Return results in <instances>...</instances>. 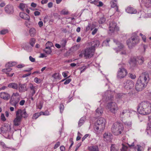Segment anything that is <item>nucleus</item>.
Returning <instances> with one entry per match:
<instances>
[{
	"instance_id": "1",
	"label": "nucleus",
	"mask_w": 151,
	"mask_h": 151,
	"mask_svg": "<svg viewBox=\"0 0 151 151\" xmlns=\"http://www.w3.org/2000/svg\"><path fill=\"white\" fill-rule=\"evenodd\" d=\"M149 80V75L147 73H142L136 83L135 88L136 90L138 91L142 90L147 86Z\"/></svg>"
},
{
	"instance_id": "2",
	"label": "nucleus",
	"mask_w": 151,
	"mask_h": 151,
	"mask_svg": "<svg viewBox=\"0 0 151 151\" xmlns=\"http://www.w3.org/2000/svg\"><path fill=\"white\" fill-rule=\"evenodd\" d=\"M138 113L145 115L151 113V103L148 101H143L140 103L137 108Z\"/></svg>"
},
{
	"instance_id": "3",
	"label": "nucleus",
	"mask_w": 151,
	"mask_h": 151,
	"mask_svg": "<svg viewBox=\"0 0 151 151\" xmlns=\"http://www.w3.org/2000/svg\"><path fill=\"white\" fill-rule=\"evenodd\" d=\"M123 129L124 127L122 124L120 122H116L112 125L111 131L114 135H118L122 133Z\"/></svg>"
},
{
	"instance_id": "4",
	"label": "nucleus",
	"mask_w": 151,
	"mask_h": 151,
	"mask_svg": "<svg viewBox=\"0 0 151 151\" xmlns=\"http://www.w3.org/2000/svg\"><path fill=\"white\" fill-rule=\"evenodd\" d=\"M105 119L103 117L99 118L94 124V130L96 132L99 131L103 130L105 128Z\"/></svg>"
},
{
	"instance_id": "5",
	"label": "nucleus",
	"mask_w": 151,
	"mask_h": 151,
	"mask_svg": "<svg viewBox=\"0 0 151 151\" xmlns=\"http://www.w3.org/2000/svg\"><path fill=\"white\" fill-rule=\"evenodd\" d=\"M139 41V37L137 35L136 32H135L132 34V36L130 38L127 40V43L128 47L131 48L138 44Z\"/></svg>"
},
{
	"instance_id": "6",
	"label": "nucleus",
	"mask_w": 151,
	"mask_h": 151,
	"mask_svg": "<svg viewBox=\"0 0 151 151\" xmlns=\"http://www.w3.org/2000/svg\"><path fill=\"white\" fill-rule=\"evenodd\" d=\"M125 64L123 63L118 64L119 68L117 71L116 77L118 79H121L124 78L127 74V71L125 68Z\"/></svg>"
},
{
	"instance_id": "7",
	"label": "nucleus",
	"mask_w": 151,
	"mask_h": 151,
	"mask_svg": "<svg viewBox=\"0 0 151 151\" xmlns=\"http://www.w3.org/2000/svg\"><path fill=\"white\" fill-rule=\"evenodd\" d=\"M20 99V96L18 93H13L11 97L9 103L11 105L16 108L18 106Z\"/></svg>"
},
{
	"instance_id": "8",
	"label": "nucleus",
	"mask_w": 151,
	"mask_h": 151,
	"mask_svg": "<svg viewBox=\"0 0 151 151\" xmlns=\"http://www.w3.org/2000/svg\"><path fill=\"white\" fill-rule=\"evenodd\" d=\"M107 108L112 113L115 114L119 108L117 104L114 102H111L107 105Z\"/></svg>"
},
{
	"instance_id": "9",
	"label": "nucleus",
	"mask_w": 151,
	"mask_h": 151,
	"mask_svg": "<svg viewBox=\"0 0 151 151\" xmlns=\"http://www.w3.org/2000/svg\"><path fill=\"white\" fill-rule=\"evenodd\" d=\"M114 93V91H111L110 90H107L102 95V99L106 101L112 100L113 98Z\"/></svg>"
},
{
	"instance_id": "10",
	"label": "nucleus",
	"mask_w": 151,
	"mask_h": 151,
	"mask_svg": "<svg viewBox=\"0 0 151 151\" xmlns=\"http://www.w3.org/2000/svg\"><path fill=\"white\" fill-rule=\"evenodd\" d=\"M123 86L126 89H131L134 87V83L131 80H128L124 82Z\"/></svg>"
},
{
	"instance_id": "11",
	"label": "nucleus",
	"mask_w": 151,
	"mask_h": 151,
	"mask_svg": "<svg viewBox=\"0 0 151 151\" xmlns=\"http://www.w3.org/2000/svg\"><path fill=\"white\" fill-rule=\"evenodd\" d=\"M94 52V50H92L91 48L88 47L85 50L83 54L86 58H88L93 56Z\"/></svg>"
},
{
	"instance_id": "12",
	"label": "nucleus",
	"mask_w": 151,
	"mask_h": 151,
	"mask_svg": "<svg viewBox=\"0 0 151 151\" xmlns=\"http://www.w3.org/2000/svg\"><path fill=\"white\" fill-rule=\"evenodd\" d=\"M100 44L99 41L98 40H95L92 41L89 43V46L92 50L95 51V48L98 47Z\"/></svg>"
},
{
	"instance_id": "13",
	"label": "nucleus",
	"mask_w": 151,
	"mask_h": 151,
	"mask_svg": "<svg viewBox=\"0 0 151 151\" xmlns=\"http://www.w3.org/2000/svg\"><path fill=\"white\" fill-rule=\"evenodd\" d=\"M1 132L3 133L7 134L9 136V133L10 132L11 127L10 125L6 124L0 128Z\"/></svg>"
},
{
	"instance_id": "14",
	"label": "nucleus",
	"mask_w": 151,
	"mask_h": 151,
	"mask_svg": "<svg viewBox=\"0 0 151 151\" xmlns=\"http://www.w3.org/2000/svg\"><path fill=\"white\" fill-rule=\"evenodd\" d=\"M4 10L6 13L8 14H13L14 12V8L12 5L9 4L5 6Z\"/></svg>"
},
{
	"instance_id": "15",
	"label": "nucleus",
	"mask_w": 151,
	"mask_h": 151,
	"mask_svg": "<svg viewBox=\"0 0 151 151\" xmlns=\"http://www.w3.org/2000/svg\"><path fill=\"white\" fill-rule=\"evenodd\" d=\"M116 23L113 21L111 22L110 24L109 27V31L111 33L113 32L115 30H118L119 28L116 27Z\"/></svg>"
},
{
	"instance_id": "16",
	"label": "nucleus",
	"mask_w": 151,
	"mask_h": 151,
	"mask_svg": "<svg viewBox=\"0 0 151 151\" xmlns=\"http://www.w3.org/2000/svg\"><path fill=\"white\" fill-rule=\"evenodd\" d=\"M16 115H19V116L21 117L22 119V117L25 118L28 116V114L27 113L25 109L23 110L21 109H18L16 112Z\"/></svg>"
},
{
	"instance_id": "17",
	"label": "nucleus",
	"mask_w": 151,
	"mask_h": 151,
	"mask_svg": "<svg viewBox=\"0 0 151 151\" xmlns=\"http://www.w3.org/2000/svg\"><path fill=\"white\" fill-rule=\"evenodd\" d=\"M18 86V90L19 92H24L27 90V84L26 83L22 84L19 83Z\"/></svg>"
},
{
	"instance_id": "18",
	"label": "nucleus",
	"mask_w": 151,
	"mask_h": 151,
	"mask_svg": "<svg viewBox=\"0 0 151 151\" xmlns=\"http://www.w3.org/2000/svg\"><path fill=\"white\" fill-rule=\"evenodd\" d=\"M0 97L5 100L8 101L10 98V96L7 92H1L0 93Z\"/></svg>"
},
{
	"instance_id": "19",
	"label": "nucleus",
	"mask_w": 151,
	"mask_h": 151,
	"mask_svg": "<svg viewBox=\"0 0 151 151\" xmlns=\"http://www.w3.org/2000/svg\"><path fill=\"white\" fill-rule=\"evenodd\" d=\"M21 120L22 118L21 116H19L18 115H16V118L13 121L14 125L15 126H19L21 123Z\"/></svg>"
},
{
	"instance_id": "20",
	"label": "nucleus",
	"mask_w": 151,
	"mask_h": 151,
	"mask_svg": "<svg viewBox=\"0 0 151 151\" xmlns=\"http://www.w3.org/2000/svg\"><path fill=\"white\" fill-rule=\"evenodd\" d=\"M103 137L105 140L111 142V139L112 138L113 136L110 133L106 132L104 134Z\"/></svg>"
},
{
	"instance_id": "21",
	"label": "nucleus",
	"mask_w": 151,
	"mask_h": 151,
	"mask_svg": "<svg viewBox=\"0 0 151 151\" xmlns=\"http://www.w3.org/2000/svg\"><path fill=\"white\" fill-rule=\"evenodd\" d=\"M29 88L30 90V95L33 96L35 94L36 91V87L34 86L32 84L30 83Z\"/></svg>"
},
{
	"instance_id": "22",
	"label": "nucleus",
	"mask_w": 151,
	"mask_h": 151,
	"mask_svg": "<svg viewBox=\"0 0 151 151\" xmlns=\"http://www.w3.org/2000/svg\"><path fill=\"white\" fill-rule=\"evenodd\" d=\"M129 112L130 114H135L136 113V112L135 111L133 110H130L129 111L127 109H125L122 111V112L120 114V116L121 117H123L124 116V114L126 113Z\"/></svg>"
},
{
	"instance_id": "23",
	"label": "nucleus",
	"mask_w": 151,
	"mask_h": 151,
	"mask_svg": "<svg viewBox=\"0 0 151 151\" xmlns=\"http://www.w3.org/2000/svg\"><path fill=\"white\" fill-rule=\"evenodd\" d=\"M19 15L20 17L24 19L27 20H30V17L29 16L25 13L20 12L19 13Z\"/></svg>"
},
{
	"instance_id": "24",
	"label": "nucleus",
	"mask_w": 151,
	"mask_h": 151,
	"mask_svg": "<svg viewBox=\"0 0 151 151\" xmlns=\"http://www.w3.org/2000/svg\"><path fill=\"white\" fill-rule=\"evenodd\" d=\"M117 0H112L110 2L111 6L112 8H115V10L116 12L118 11V7L117 5Z\"/></svg>"
},
{
	"instance_id": "25",
	"label": "nucleus",
	"mask_w": 151,
	"mask_h": 151,
	"mask_svg": "<svg viewBox=\"0 0 151 151\" xmlns=\"http://www.w3.org/2000/svg\"><path fill=\"white\" fill-rule=\"evenodd\" d=\"M126 11L130 14H135L137 12L135 9L130 7H128L126 9Z\"/></svg>"
},
{
	"instance_id": "26",
	"label": "nucleus",
	"mask_w": 151,
	"mask_h": 151,
	"mask_svg": "<svg viewBox=\"0 0 151 151\" xmlns=\"http://www.w3.org/2000/svg\"><path fill=\"white\" fill-rule=\"evenodd\" d=\"M8 87L17 90L18 88V84L15 83H9L8 85Z\"/></svg>"
},
{
	"instance_id": "27",
	"label": "nucleus",
	"mask_w": 151,
	"mask_h": 151,
	"mask_svg": "<svg viewBox=\"0 0 151 151\" xmlns=\"http://www.w3.org/2000/svg\"><path fill=\"white\" fill-rule=\"evenodd\" d=\"M142 1L147 8H148L150 6L151 0H142Z\"/></svg>"
},
{
	"instance_id": "28",
	"label": "nucleus",
	"mask_w": 151,
	"mask_h": 151,
	"mask_svg": "<svg viewBox=\"0 0 151 151\" xmlns=\"http://www.w3.org/2000/svg\"><path fill=\"white\" fill-rule=\"evenodd\" d=\"M129 63L131 66L134 67L136 66L137 62L136 59L134 58H130Z\"/></svg>"
},
{
	"instance_id": "29",
	"label": "nucleus",
	"mask_w": 151,
	"mask_h": 151,
	"mask_svg": "<svg viewBox=\"0 0 151 151\" xmlns=\"http://www.w3.org/2000/svg\"><path fill=\"white\" fill-rule=\"evenodd\" d=\"M85 119V117H82L80 119L78 123V127H80L83 124Z\"/></svg>"
},
{
	"instance_id": "30",
	"label": "nucleus",
	"mask_w": 151,
	"mask_h": 151,
	"mask_svg": "<svg viewBox=\"0 0 151 151\" xmlns=\"http://www.w3.org/2000/svg\"><path fill=\"white\" fill-rule=\"evenodd\" d=\"M29 33L30 35L32 37H34L36 34V31L35 28H32L29 30Z\"/></svg>"
},
{
	"instance_id": "31",
	"label": "nucleus",
	"mask_w": 151,
	"mask_h": 151,
	"mask_svg": "<svg viewBox=\"0 0 151 151\" xmlns=\"http://www.w3.org/2000/svg\"><path fill=\"white\" fill-rule=\"evenodd\" d=\"M113 40L114 42L116 44L119 45L118 46L119 49L120 50L123 48L124 46L122 44L120 43V42L114 39Z\"/></svg>"
},
{
	"instance_id": "32",
	"label": "nucleus",
	"mask_w": 151,
	"mask_h": 151,
	"mask_svg": "<svg viewBox=\"0 0 151 151\" xmlns=\"http://www.w3.org/2000/svg\"><path fill=\"white\" fill-rule=\"evenodd\" d=\"M44 51L45 53L47 54H50L52 52L51 49L50 47H46Z\"/></svg>"
},
{
	"instance_id": "33",
	"label": "nucleus",
	"mask_w": 151,
	"mask_h": 151,
	"mask_svg": "<svg viewBox=\"0 0 151 151\" xmlns=\"http://www.w3.org/2000/svg\"><path fill=\"white\" fill-rule=\"evenodd\" d=\"M138 63L140 65H141L143 63L145 59L142 56H139L138 57Z\"/></svg>"
},
{
	"instance_id": "34",
	"label": "nucleus",
	"mask_w": 151,
	"mask_h": 151,
	"mask_svg": "<svg viewBox=\"0 0 151 151\" xmlns=\"http://www.w3.org/2000/svg\"><path fill=\"white\" fill-rule=\"evenodd\" d=\"M127 94H123L122 93H118L116 94V97L118 98H121L123 97L124 98L126 97Z\"/></svg>"
},
{
	"instance_id": "35",
	"label": "nucleus",
	"mask_w": 151,
	"mask_h": 151,
	"mask_svg": "<svg viewBox=\"0 0 151 151\" xmlns=\"http://www.w3.org/2000/svg\"><path fill=\"white\" fill-rule=\"evenodd\" d=\"M96 113L99 115H101L103 113V110L101 107L98 108L96 110Z\"/></svg>"
},
{
	"instance_id": "36",
	"label": "nucleus",
	"mask_w": 151,
	"mask_h": 151,
	"mask_svg": "<svg viewBox=\"0 0 151 151\" xmlns=\"http://www.w3.org/2000/svg\"><path fill=\"white\" fill-rule=\"evenodd\" d=\"M12 70V68H7L5 69H4L2 70V71L4 73H5L7 75L9 73V72L11 71Z\"/></svg>"
},
{
	"instance_id": "37",
	"label": "nucleus",
	"mask_w": 151,
	"mask_h": 151,
	"mask_svg": "<svg viewBox=\"0 0 151 151\" xmlns=\"http://www.w3.org/2000/svg\"><path fill=\"white\" fill-rule=\"evenodd\" d=\"M67 43V41L65 40H63L61 41L60 45L62 48L65 47Z\"/></svg>"
},
{
	"instance_id": "38",
	"label": "nucleus",
	"mask_w": 151,
	"mask_h": 151,
	"mask_svg": "<svg viewBox=\"0 0 151 151\" xmlns=\"http://www.w3.org/2000/svg\"><path fill=\"white\" fill-rule=\"evenodd\" d=\"M147 134L151 136V123L149 125L147 128Z\"/></svg>"
},
{
	"instance_id": "39",
	"label": "nucleus",
	"mask_w": 151,
	"mask_h": 151,
	"mask_svg": "<svg viewBox=\"0 0 151 151\" xmlns=\"http://www.w3.org/2000/svg\"><path fill=\"white\" fill-rule=\"evenodd\" d=\"M35 42V39L34 38H32L30 39L29 43L30 45L32 46H34Z\"/></svg>"
},
{
	"instance_id": "40",
	"label": "nucleus",
	"mask_w": 151,
	"mask_h": 151,
	"mask_svg": "<svg viewBox=\"0 0 151 151\" xmlns=\"http://www.w3.org/2000/svg\"><path fill=\"white\" fill-rule=\"evenodd\" d=\"M60 75L58 73H55L52 75V77L55 79H58L60 78Z\"/></svg>"
},
{
	"instance_id": "41",
	"label": "nucleus",
	"mask_w": 151,
	"mask_h": 151,
	"mask_svg": "<svg viewBox=\"0 0 151 151\" xmlns=\"http://www.w3.org/2000/svg\"><path fill=\"white\" fill-rule=\"evenodd\" d=\"M89 151H99L98 148L97 146H92Z\"/></svg>"
},
{
	"instance_id": "42",
	"label": "nucleus",
	"mask_w": 151,
	"mask_h": 151,
	"mask_svg": "<svg viewBox=\"0 0 151 151\" xmlns=\"http://www.w3.org/2000/svg\"><path fill=\"white\" fill-rule=\"evenodd\" d=\"M122 148L121 149V151H127V146L124 145V144H122Z\"/></svg>"
},
{
	"instance_id": "43",
	"label": "nucleus",
	"mask_w": 151,
	"mask_h": 151,
	"mask_svg": "<svg viewBox=\"0 0 151 151\" xmlns=\"http://www.w3.org/2000/svg\"><path fill=\"white\" fill-rule=\"evenodd\" d=\"M40 116V115L39 113H36L33 115L32 118L33 119H36Z\"/></svg>"
},
{
	"instance_id": "44",
	"label": "nucleus",
	"mask_w": 151,
	"mask_h": 151,
	"mask_svg": "<svg viewBox=\"0 0 151 151\" xmlns=\"http://www.w3.org/2000/svg\"><path fill=\"white\" fill-rule=\"evenodd\" d=\"M106 19L104 17H102L101 18L99 21V24H102L104 23Z\"/></svg>"
},
{
	"instance_id": "45",
	"label": "nucleus",
	"mask_w": 151,
	"mask_h": 151,
	"mask_svg": "<svg viewBox=\"0 0 151 151\" xmlns=\"http://www.w3.org/2000/svg\"><path fill=\"white\" fill-rule=\"evenodd\" d=\"M59 109L61 113H62L64 109V106L63 104H60L59 106Z\"/></svg>"
},
{
	"instance_id": "46",
	"label": "nucleus",
	"mask_w": 151,
	"mask_h": 151,
	"mask_svg": "<svg viewBox=\"0 0 151 151\" xmlns=\"http://www.w3.org/2000/svg\"><path fill=\"white\" fill-rule=\"evenodd\" d=\"M114 145H112L111 147V151H117V150L115 148Z\"/></svg>"
},
{
	"instance_id": "47",
	"label": "nucleus",
	"mask_w": 151,
	"mask_h": 151,
	"mask_svg": "<svg viewBox=\"0 0 151 151\" xmlns=\"http://www.w3.org/2000/svg\"><path fill=\"white\" fill-rule=\"evenodd\" d=\"M110 40L109 39H107L105 40L103 42V45H105L106 46L108 45L109 42L110 41Z\"/></svg>"
},
{
	"instance_id": "48",
	"label": "nucleus",
	"mask_w": 151,
	"mask_h": 151,
	"mask_svg": "<svg viewBox=\"0 0 151 151\" xmlns=\"http://www.w3.org/2000/svg\"><path fill=\"white\" fill-rule=\"evenodd\" d=\"M46 47H52L53 46L52 43L51 42L48 41L47 42L46 44Z\"/></svg>"
},
{
	"instance_id": "49",
	"label": "nucleus",
	"mask_w": 151,
	"mask_h": 151,
	"mask_svg": "<svg viewBox=\"0 0 151 151\" xmlns=\"http://www.w3.org/2000/svg\"><path fill=\"white\" fill-rule=\"evenodd\" d=\"M8 32V30L7 29H3L0 32V34L2 35H4Z\"/></svg>"
},
{
	"instance_id": "50",
	"label": "nucleus",
	"mask_w": 151,
	"mask_h": 151,
	"mask_svg": "<svg viewBox=\"0 0 151 151\" xmlns=\"http://www.w3.org/2000/svg\"><path fill=\"white\" fill-rule=\"evenodd\" d=\"M129 77L132 79H135L136 77L135 74L131 73H129Z\"/></svg>"
},
{
	"instance_id": "51",
	"label": "nucleus",
	"mask_w": 151,
	"mask_h": 151,
	"mask_svg": "<svg viewBox=\"0 0 151 151\" xmlns=\"http://www.w3.org/2000/svg\"><path fill=\"white\" fill-rule=\"evenodd\" d=\"M25 7V4L23 3L20 4L19 6V8L22 11H23Z\"/></svg>"
},
{
	"instance_id": "52",
	"label": "nucleus",
	"mask_w": 151,
	"mask_h": 151,
	"mask_svg": "<svg viewBox=\"0 0 151 151\" xmlns=\"http://www.w3.org/2000/svg\"><path fill=\"white\" fill-rule=\"evenodd\" d=\"M95 4L99 7H101L103 6V3L101 1H99L98 3H95Z\"/></svg>"
},
{
	"instance_id": "53",
	"label": "nucleus",
	"mask_w": 151,
	"mask_h": 151,
	"mask_svg": "<svg viewBox=\"0 0 151 151\" xmlns=\"http://www.w3.org/2000/svg\"><path fill=\"white\" fill-rule=\"evenodd\" d=\"M125 125L127 126L128 127H130L132 125V123L131 122H124Z\"/></svg>"
},
{
	"instance_id": "54",
	"label": "nucleus",
	"mask_w": 151,
	"mask_h": 151,
	"mask_svg": "<svg viewBox=\"0 0 151 151\" xmlns=\"http://www.w3.org/2000/svg\"><path fill=\"white\" fill-rule=\"evenodd\" d=\"M12 64L11 62H9L8 63H6L5 65L6 68H10V67H12Z\"/></svg>"
},
{
	"instance_id": "55",
	"label": "nucleus",
	"mask_w": 151,
	"mask_h": 151,
	"mask_svg": "<svg viewBox=\"0 0 151 151\" xmlns=\"http://www.w3.org/2000/svg\"><path fill=\"white\" fill-rule=\"evenodd\" d=\"M98 29L97 28H95L92 31V34L93 35H95L96 33L98 31Z\"/></svg>"
},
{
	"instance_id": "56",
	"label": "nucleus",
	"mask_w": 151,
	"mask_h": 151,
	"mask_svg": "<svg viewBox=\"0 0 151 151\" xmlns=\"http://www.w3.org/2000/svg\"><path fill=\"white\" fill-rule=\"evenodd\" d=\"M68 12L65 10H63L61 12V14L63 15H66L68 14Z\"/></svg>"
},
{
	"instance_id": "57",
	"label": "nucleus",
	"mask_w": 151,
	"mask_h": 151,
	"mask_svg": "<svg viewBox=\"0 0 151 151\" xmlns=\"http://www.w3.org/2000/svg\"><path fill=\"white\" fill-rule=\"evenodd\" d=\"M71 79L69 78L66 80L64 83V84L65 85L69 83L71 81Z\"/></svg>"
},
{
	"instance_id": "58",
	"label": "nucleus",
	"mask_w": 151,
	"mask_h": 151,
	"mask_svg": "<svg viewBox=\"0 0 151 151\" xmlns=\"http://www.w3.org/2000/svg\"><path fill=\"white\" fill-rule=\"evenodd\" d=\"M60 145V142H57L55 145L54 149H56Z\"/></svg>"
},
{
	"instance_id": "59",
	"label": "nucleus",
	"mask_w": 151,
	"mask_h": 151,
	"mask_svg": "<svg viewBox=\"0 0 151 151\" xmlns=\"http://www.w3.org/2000/svg\"><path fill=\"white\" fill-rule=\"evenodd\" d=\"M29 60L32 62H34L35 61V59L31 56L29 57Z\"/></svg>"
},
{
	"instance_id": "60",
	"label": "nucleus",
	"mask_w": 151,
	"mask_h": 151,
	"mask_svg": "<svg viewBox=\"0 0 151 151\" xmlns=\"http://www.w3.org/2000/svg\"><path fill=\"white\" fill-rule=\"evenodd\" d=\"M25 65L24 64H19L17 65V68H22Z\"/></svg>"
},
{
	"instance_id": "61",
	"label": "nucleus",
	"mask_w": 151,
	"mask_h": 151,
	"mask_svg": "<svg viewBox=\"0 0 151 151\" xmlns=\"http://www.w3.org/2000/svg\"><path fill=\"white\" fill-rule=\"evenodd\" d=\"M34 81L35 82L37 83H40V79L37 77H36L35 78Z\"/></svg>"
},
{
	"instance_id": "62",
	"label": "nucleus",
	"mask_w": 151,
	"mask_h": 151,
	"mask_svg": "<svg viewBox=\"0 0 151 151\" xmlns=\"http://www.w3.org/2000/svg\"><path fill=\"white\" fill-rule=\"evenodd\" d=\"M24 23L26 26L27 27H28L30 24L29 22V20H28V21H25Z\"/></svg>"
},
{
	"instance_id": "63",
	"label": "nucleus",
	"mask_w": 151,
	"mask_h": 151,
	"mask_svg": "<svg viewBox=\"0 0 151 151\" xmlns=\"http://www.w3.org/2000/svg\"><path fill=\"white\" fill-rule=\"evenodd\" d=\"M1 119L4 121H5L6 120L4 115L3 114H1Z\"/></svg>"
},
{
	"instance_id": "64",
	"label": "nucleus",
	"mask_w": 151,
	"mask_h": 151,
	"mask_svg": "<svg viewBox=\"0 0 151 151\" xmlns=\"http://www.w3.org/2000/svg\"><path fill=\"white\" fill-rule=\"evenodd\" d=\"M0 145H1L3 148H5L6 147L5 144L3 142H0Z\"/></svg>"
}]
</instances>
